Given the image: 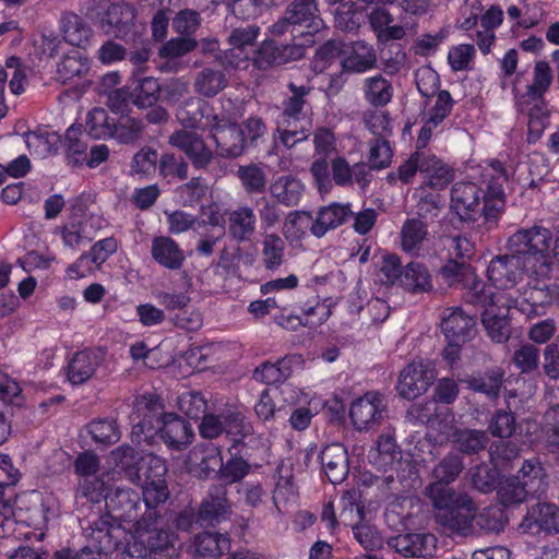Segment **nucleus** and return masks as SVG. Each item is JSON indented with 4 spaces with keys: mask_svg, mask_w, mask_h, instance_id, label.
<instances>
[{
    "mask_svg": "<svg viewBox=\"0 0 559 559\" xmlns=\"http://www.w3.org/2000/svg\"><path fill=\"white\" fill-rule=\"evenodd\" d=\"M481 322L493 342L501 344L510 338L511 328L507 316L497 314L492 306L485 309L481 314Z\"/></svg>",
    "mask_w": 559,
    "mask_h": 559,
    "instance_id": "obj_50",
    "label": "nucleus"
},
{
    "mask_svg": "<svg viewBox=\"0 0 559 559\" xmlns=\"http://www.w3.org/2000/svg\"><path fill=\"white\" fill-rule=\"evenodd\" d=\"M168 143L183 152L195 169L207 168L214 158L212 150L195 132L177 130L169 135Z\"/></svg>",
    "mask_w": 559,
    "mask_h": 559,
    "instance_id": "obj_14",
    "label": "nucleus"
},
{
    "mask_svg": "<svg viewBox=\"0 0 559 559\" xmlns=\"http://www.w3.org/2000/svg\"><path fill=\"white\" fill-rule=\"evenodd\" d=\"M287 90L289 94L282 102L276 132L280 142L286 148H293L298 143L306 141L311 134V123L306 119L308 112L312 111L309 95L313 87L289 82Z\"/></svg>",
    "mask_w": 559,
    "mask_h": 559,
    "instance_id": "obj_3",
    "label": "nucleus"
},
{
    "mask_svg": "<svg viewBox=\"0 0 559 559\" xmlns=\"http://www.w3.org/2000/svg\"><path fill=\"white\" fill-rule=\"evenodd\" d=\"M400 286L411 294L430 292L433 287L428 267L418 261H412L403 267Z\"/></svg>",
    "mask_w": 559,
    "mask_h": 559,
    "instance_id": "obj_38",
    "label": "nucleus"
},
{
    "mask_svg": "<svg viewBox=\"0 0 559 559\" xmlns=\"http://www.w3.org/2000/svg\"><path fill=\"white\" fill-rule=\"evenodd\" d=\"M384 412L382 395L378 392H368L352 403L349 417L357 430H367L380 423Z\"/></svg>",
    "mask_w": 559,
    "mask_h": 559,
    "instance_id": "obj_18",
    "label": "nucleus"
},
{
    "mask_svg": "<svg viewBox=\"0 0 559 559\" xmlns=\"http://www.w3.org/2000/svg\"><path fill=\"white\" fill-rule=\"evenodd\" d=\"M261 249V261L269 271L277 270L285 261L286 245L284 239L274 233L263 236Z\"/></svg>",
    "mask_w": 559,
    "mask_h": 559,
    "instance_id": "obj_46",
    "label": "nucleus"
},
{
    "mask_svg": "<svg viewBox=\"0 0 559 559\" xmlns=\"http://www.w3.org/2000/svg\"><path fill=\"white\" fill-rule=\"evenodd\" d=\"M522 274L521 258L514 253L492 258L487 267L488 280L500 289L515 286Z\"/></svg>",
    "mask_w": 559,
    "mask_h": 559,
    "instance_id": "obj_22",
    "label": "nucleus"
},
{
    "mask_svg": "<svg viewBox=\"0 0 559 559\" xmlns=\"http://www.w3.org/2000/svg\"><path fill=\"white\" fill-rule=\"evenodd\" d=\"M90 70V60L81 51L73 50L62 57L57 64L56 80L68 84L75 78H81Z\"/></svg>",
    "mask_w": 559,
    "mask_h": 559,
    "instance_id": "obj_42",
    "label": "nucleus"
},
{
    "mask_svg": "<svg viewBox=\"0 0 559 559\" xmlns=\"http://www.w3.org/2000/svg\"><path fill=\"white\" fill-rule=\"evenodd\" d=\"M514 477H519L531 495L542 493L546 490L547 474L537 457L525 460Z\"/></svg>",
    "mask_w": 559,
    "mask_h": 559,
    "instance_id": "obj_43",
    "label": "nucleus"
},
{
    "mask_svg": "<svg viewBox=\"0 0 559 559\" xmlns=\"http://www.w3.org/2000/svg\"><path fill=\"white\" fill-rule=\"evenodd\" d=\"M485 190L475 182L459 181L451 189V209L461 217L469 218L471 214L479 207L480 198Z\"/></svg>",
    "mask_w": 559,
    "mask_h": 559,
    "instance_id": "obj_28",
    "label": "nucleus"
},
{
    "mask_svg": "<svg viewBox=\"0 0 559 559\" xmlns=\"http://www.w3.org/2000/svg\"><path fill=\"white\" fill-rule=\"evenodd\" d=\"M106 508L115 520L132 523L133 528L146 518L141 495L131 488H117L112 495L106 497Z\"/></svg>",
    "mask_w": 559,
    "mask_h": 559,
    "instance_id": "obj_13",
    "label": "nucleus"
},
{
    "mask_svg": "<svg viewBox=\"0 0 559 559\" xmlns=\"http://www.w3.org/2000/svg\"><path fill=\"white\" fill-rule=\"evenodd\" d=\"M552 239L549 229L542 226L522 228L515 231L508 240V249L516 257L523 255L526 259H534L539 262L535 270L537 275L547 276L550 270L549 248Z\"/></svg>",
    "mask_w": 559,
    "mask_h": 559,
    "instance_id": "obj_5",
    "label": "nucleus"
},
{
    "mask_svg": "<svg viewBox=\"0 0 559 559\" xmlns=\"http://www.w3.org/2000/svg\"><path fill=\"white\" fill-rule=\"evenodd\" d=\"M168 498L167 485H144L141 495L144 515L155 512L156 520H160L162 508Z\"/></svg>",
    "mask_w": 559,
    "mask_h": 559,
    "instance_id": "obj_53",
    "label": "nucleus"
},
{
    "mask_svg": "<svg viewBox=\"0 0 559 559\" xmlns=\"http://www.w3.org/2000/svg\"><path fill=\"white\" fill-rule=\"evenodd\" d=\"M400 235L402 250L407 253H417L427 238V225L419 218H407L402 225Z\"/></svg>",
    "mask_w": 559,
    "mask_h": 559,
    "instance_id": "obj_48",
    "label": "nucleus"
},
{
    "mask_svg": "<svg viewBox=\"0 0 559 559\" xmlns=\"http://www.w3.org/2000/svg\"><path fill=\"white\" fill-rule=\"evenodd\" d=\"M369 462L384 473L397 469L403 464L402 452L390 435H380L377 444L368 453Z\"/></svg>",
    "mask_w": 559,
    "mask_h": 559,
    "instance_id": "obj_29",
    "label": "nucleus"
},
{
    "mask_svg": "<svg viewBox=\"0 0 559 559\" xmlns=\"http://www.w3.org/2000/svg\"><path fill=\"white\" fill-rule=\"evenodd\" d=\"M269 190L277 203L294 207L299 204L304 195L305 185L293 175H283L271 182Z\"/></svg>",
    "mask_w": 559,
    "mask_h": 559,
    "instance_id": "obj_34",
    "label": "nucleus"
},
{
    "mask_svg": "<svg viewBox=\"0 0 559 559\" xmlns=\"http://www.w3.org/2000/svg\"><path fill=\"white\" fill-rule=\"evenodd\" d=\"M162 84L153 76L136 79L131 87V104L138 109L153 107L162 98Z\"/></svg>",
    "mask_w": 559,
    "mask_h": 559,
    "instance_id": "obj_40",
    "label": "nucleus"
},
{
    "mask_svg": "<svg viewBox=\"0 0 559 559\" xmlns=\"http://www.w3.org/2000/svg\"><path fill=\"white\" fill-rule=\"evenodd\" d=\"M191 548L194 556L218 559L230 550V539L224 534L205 531L194 536Z\"/></svg>",
    "mask_w": 559,
    "mask_h": 559,
    "instance_id": "obj_36",
    "label": "nucleus"
},
{
    "mask_svg": "<svg viewBox=\"0 0 559 559\" xmlns=\"http://www.w3.org/2000/svg\"><path fill=\"white\" fill-rule=\"evenodd\" d=\"M386 544L406 558L433 557L437 551V538L430 533L399 534L390 537Z\"/></svg>",
    "mask_w": 559,
    "mask_h": 559,
    "instance_id": "obj_17",
    "label": "nucleus"
},
{
    "mask_svg": "<svg viewBox=\"0 0 559 559\" xmlns=\"http://www.w3.org/2000/svg\"><path fill=\"white\" fill-rule=\"evenodd\" d=\"M157 435L168 448L174 450L185 449L191 443L194 436L191 425L174 413L166 414L163 423L158 426Z\"/></svg>",
    "mask_w": 559,
    "mask_h": 559,
    "instance_id": "obj_27",
    "label": "nucleus"
},
{
    "mask_svg": "<svg viewBox=\"0 0 559 559\" xmlns=\"http://www.w3.org/2000/svg\"><path fill=\"white\" fill-rule=\"evenodd\" d=\"M207 121V131L221 157L237 158L248 150L245 135L236 121L224 115H214Z\"/></svg>",
    "mask_w": 559,
    "mask_h": 559,
    "instance_id": "obj_7",
    "label": "nucleus"
},
{
    "mask_svg": "<svg viewBox=\"0 0 559 559\" xmlns=\"http://www.w3.org/2000/svg\"><path fill=\"white\" fill-rule=\"evenodd\" d=\"M228 85L225 71L221 68L205 67L197 72L193 80L195 94L204 98H213Z\"/></svg>",
    "mask_w": 559,
    "mask_h": 559,
    "instance_id": "obj_37",
    "label": "nucleus"
},
{
    "mask_svg": "<svg viewBox=\"0 0 559 559\" xmlns=\"http://www.w3.org/2000/svg\"><path fill=\"white\" fill-rule=\"evenodd\" d=\"M365 99L373 107H384L393 96V86L391 82L381 74L367 78L364 81Z\"/></svg>",
    "mask_w": 559,
    "mask_h": 559,
    "instance_id": "obj_47",
    "label": "nucleus"
},
{
    "mask_svg": "<svg viewBox=\"0 0 559 559\" xmlns=\"http://www.w3.org/2000/svg\"><path fill=\"white\" fill-rule=\"evenodd\" d=\"M552 71L546 61H537L533 70V81L524 92L513 86L515 107L527 116V142L535 143L550 123V110L545 94L552 82Z\"/></svg>",
    "mask_w": 559,
    "mask_h": 559,
    "instance_id": "obj_2",
    "label": "nucleus"
},
{
    "mask_svg": "<svg viewBox=\"0 0 559 559\" xmlns=\"http://www.w3.org/2000/svg\"><path fill=\"white\" fill-rule=\"evenodd\" d=\"M305 55L302 45L290 43L282 44L275 39L262 41L253 58V64L260 70H267L299 60Z\"/></svg>",
    "mask_w": 559,
    "mask_h": 559,
    "instance_id": "obj_12",
    "label": "nucleus"
},
{
    "mask_svg": "<svg viewBox=\"0 0 559 559\" xmlns=\"http://www.w3.org/2000/svg\"><path fill=\"white\" fill-rule=\"evenodd\" d=\"M489 442L487 431L478 429H456L453 432V443L459 452L473 455L485 450Z\"/></svg>",
    "mask_w": 559,
    "mask_h": 559,
    "instance_id": "obj_45",
    "label": "nucleus"
},
{
    "mask_svg": "<svg viewBox=\"0 0 559 559\" xmlns=\"http://www.w3.org/2000/svg\"><path fill=\"white\" fill-rule=\"evenodd\" d=\"M299 34L314 35L324 28L317 0H294L285 9Z\"/></svg>",
    "mask_w": 559,
    "mask_h": 559,
    "instance_id": "obj_20",
    "label": "nucleus"
},
{
    "mask_svg": "<svg viewBox=\"0 0 559 559\" xmlns=\"http://www.w3.org/2000/svg\"><path fill=\"white\" fill-rule=\"evenodd\" d=\"M118 249V242L114 237H107L95 242L88 252H84L80 258L71 264L67 272L73 277H84L96 269H99L110 255Z\"/></svg>",
    "mask_w": 559,
    "mask_h": 559,
    "instance_id": "obj_21",
    "label": "nucleus"
},
{
    "mask_svg": "<svg viewBox=\"0 0 559 559\" xmlns=\"http://www.w3.org/2000/svg\"><path fill=\"white\" fill-rule=\"evenodd\" d=\"M97 222L93 217L83 221L71 222L61 229L62 240L66 246L76 248L95 238Z\"/></svg>",
    "mask_w": 559,
    "mask_h": 559,
    "instance_id": "obj_44",
    "label": "nucleus"
},
{
    "mask_svg": "<svg viewBox=\"0 0 559 559\" xmlns=\"http://www.w3.org/2000/svg\"><path fill=\"white\" fill-rule=\"evenodd\" d=\"M490 166L496 175L486 183L481 215L486 231L498 226V221L506 207L503 183L508 181V173L500 160H492Z\"/></svg>",
    "mask_w": 559,
    "mask_h": 559,
    "instance_id": "obj_9",
    "label": "nucleus"
},
{
    "mask_svg": "<svg viewBox=\"0 0 559 559\" xmlns=\"http://www.w3.org/2000/svg\"><path fill=\"white\" fill-rule=\"evenodd\" d=\"M82 527L88 545L107 556L119 549L127 535L110 513L102 514L94 520H83Z\"/></svg>",
    "mask_w": 559,
    "mask_h": 559,
    "instance_id": "obj_8",
    "label": "nucleus"
},
{
    "mask_svg": "<svg viewBox=\"0 0 559 559\" xmlns=\"http://www.w3.org/2000/svg\"><path fill=\"white\" fill-rule=\"evenodd\" d=\"M226 485L217 484L209 488L197 511V523L200 525H215L231 512V504L227 498Z\"/></svg>",
    "mask_w": 559,
    "mask_h": 559,
    "instance_id": "obj_16",
    "label": "nucleus"
},
{
    "mask_svg": "<svg viewBox=\"0 0 559 559\" xmlns=\"http://www.w3.org/2000/svg\"><path fill=\"white\" fill-rule=\"evenodd\" d=\"M151 255L158 265L171 271L181 269L186 261L183 250L173 238L167 236L153 238Z\"/></svg>",
    "mask_w": 559,
    "mask_h": 559,
    "instance_id": "obj_31",
    "label": "nucleus"
},
{
    "mask_svg": "<svg viewBox=\"0 0 559 559\" xmlns=\"http://www.w3.org/2000/svg\"><path fill=\"white\" fill-rule=\"evenodd\" d=\"M354 216L350 204L331 203L322 206L317 212L316 216V230L319 233L320 238L323 237L329 230L335 229L343 225L349 217Z\"/></svg>",
    "mask_w": 559,
    "mask_h": 559,
    "instance_id": "obj_39",
    "label": "nucleus"
},
{
    "mask_svg": "<svg viewBox=\"0 0 559 559\" xmlns=\"http://www.w3.org/2000/svg\"><path fill=\"white\" fill-rule=\"evenodd\" d=\"M62 34L66 41L72 46H83L91 36V28L74 13H66L61 19Z\"/></svg>",
    "mask_w": 559,
    "mask_h": 559,
    "instance_id": "obj_51",
    "label": "nucleus"
},
{
    "mask_svg": "<svg viewBox=\"0 0 559 559\" xmlns=\"http://www.w3.org/2000/svg\"><path fill=\"white\" fill-rule=\"evenodd\" d=\"M188 162L180 155L165 153L158 160L159 176L167 181L186 180L188 178Z\"/></svg>",
    "mask_w": 559,
    "mask_h": 559,
    "instance_id": "obj_55",
    "label": "nucleus"
},
{
    "mask_svg": "<svg viewBox=\"0 0 559 559\" xmlns=\"http://www.w3.org/2000/svg\"><path fill=\"white\" fill-rule=\"evenodd\" d=\"M135 15L133 5L126 2L111 3L103 13L99 26L109 36L124 38L133 26Z\"/></svg>",
    "mask_w": 559,
    "mask_h": 559,
    "instance_id": "obj_24",
    "label": "nucleus"
},
{
    "mask_svg": "<svg viewBox=\"0 0 559 559\" xmlns=\"http://www.w3.org/2000/svg\"><path fill=\"white\" fill-rule=\"evenodd\" d=\"M167 413L164 412V403L155 393H145L135 399L131 414L132 441L136 443H152L157 435L158 426L163 423Z\"/></svg>",
    "mask_w": 559,
    "mask_h": 559,
    "instance_id": "obj_6",
    "label": "nucleus"
},
{
    "mask_svg": "<svg viewBox=\"0 0 559 559\" xmlns=\"http://www.w3.org/2000/svg\"><path fill=\"white\" fill-rule=\"evenodd\" d=\"M86 133L81 128L70 127L66 132V158L73 167L84 165L87 156Z\"/></svg>",
    "mask_w": 559,
    "mask_h": 559,
    "instance_id": "obj_49",
    "label": "nucleus"
},
{
    "mask_svg": "<svg viewBox=\"0 0 559 559\" xmlns=\"http://www.w3.org/2000/svg\"><path fill=\"white\" fill-rule=\"evenodd\" d=\"M237 176L248 193H262L266 188L265 171L257 164L242 165L238 167Z\"/></svg>",
    "mask_w": 559,
    "mask_h": 559,
    "instance_id": "obj_58",
    "label": "nucleus"
},
{
    "mask_svg": "<svg viewBox=\"0 0 559 559\" xmlns=\"http://www.w3.org/2000/svg\"><path fill=\"white\" fill-rule=\"evenodd\" d=\"M473 487L481 493L498 490L500 485V472L488 464H479L471 472Z\"/></svg>",
    "mask_w": 559,
    "mask_h": 559,
    "instance_id": "obj_54",
    "label": "nucleus"
},
{
    "mask_svg": "<svg viewBox=\"0 0 559 559\" xmlns=\"http://www.w3.org/2000/svg\"><path fill=\"white\" fill-rule=\"evenodd\" d=\"M523 532L532 534L559 533V510L555 504L539 502L527 510L526 515L520 524Z\"/></svg>",
    "mask_w": 559,
    "mask_h": 559,
    "instance_id": "obj_23",
    "label": "nucleus"
},
{
    "mask_svg": "<svg viewBox=\"0 0 559 559\" xmlns=\"http://www.w3.org/2000/svg\"><path fill=\"white\" fill-rule=\"evenodd\" d=\"M25 142L29 150L45 157L57 153L59 136L56 133L31 131L25 133Z\"/></svg>",
    "mask_w": 559,
    "mask_h": 559,
    "instance_id": "obj_61",
    "label": "nucleus"
},
{
    "mask_svg": "<svg viewBox=\"0 0 559 559\" xmlns=\"http://www.w3.org/2000/svg\"><path fill=\"white\" fill-rule=\"evenodd\" d=\"M178 407L187 417L198 420L206 414L207 401L200 392H185L178 397Z\"/></svg>",
    "mask_w": 559,
    "mask_h": 559,
    "instance_id": "obj_62",
    "label": "nucleus"
},
{
    "mask_svg": "<svg viewBox=\"0 0 559 559\" xmlns=\"http://www.w3.org/2000/svg\"><path fill=\"white\" fill-rule=\"evenodd\" d=\"M114 120L104 108H93L86 118L85 133L93 139L111 138Z\"/></svg>",
    "mask_w": 559,
    "mask_h": 559,
    "instance_id": "obj_56",
    "label": "nucleus"
},
{
    "mask_svg": "<svg viewBox=\"0 0 559 559\" xmlns=\"http://www.w3.org/2000/svg\"><path fill=\"white\" fill-rule=\"evenodd\" d=\"M322 468L332 484H341L349 472L346 448L341 443L326 445L320 454Z\"/></svg>",
    "mask_w": 559,
    "mask_h": 559,
    "instance_id": "obj_30",
    "label": "nucleus"
},
{
    "mask_svg": "<svg viewBox=\"0 0 559 559\" xmlns=\"http://www.w3.org/2000/svg\"><path fill=\"white\" fill-rule=\"evenodd\" d=\"M143 130L144 122L142 119L127 115L120 117L117 122L114 121L111 138L121 144H130L142 136Z\"/></svg>",
    "mask_w": 559,
    "mask_h": 559,
    "instance_id": "obj_52",
    "label": "nucleus"
},
{
    "mask_svg": "<svg viewBox=\"0 0 559 559\" xmlns=\"http://www.w3.org/2000/svg\"><path fill=\"white\" fill-rule=\"evenodd\" d=\"M88 433L92 438L103 444H112L119 441L120 431L116 420L98 419L87 425Z\"/></svg>",
    "mask_w": 559,
    "mask_h": 559,
    "instance_id": "obj_64",
    "label": "nucleus"
},
{
    "mask_svg": "<svg viewBox=\"0 0 559 559\" xmlns=\"http://www.w3.org/2000/svg\"><path fill=\"white\" fill-rule=\"evenodd\" d=\"M316 218L307 211H293L287 214L283 223V235L289 241L302 239L309 230L311 235L320 238L316 228Z\"/></svg>",
    "mask_w": 559,
    "mask_h": 559,
    "instance_id": "obj_41",
    "label": "nucleus"
},
{
    "mask_svg": "<svg viewBox=\"0 0 559 559\" xmlns=\"http://www.w3.org/2000/svg\"><path fill=\"white\" fill-rule=\"evenodd\" d=\"M436 378L435 368L430 364L413 361L400 373L396 391L406 400H414L424 394Z\"/></svg>",
    "mask_w": 559,
    "mask_h": 559,
    "instance_id": "obj_11",
    "label": "nucleus"
},
{
    "mask_svg": "<svg viewBox=\"0 0 559 559\" xmlns=\"http://www.w3.org/2000/svg\"><path fill=\"white\" fill-rule=\"evenodd\" d=\"M200 454L199 462L191 466V473L201 479L207 478L215 472L219 474L221 467H223V457L218 448L206 447L200 451Z\"/></svg>",
    "mask_w": 559,
    "mask_h": 559,
    "instance_id": "obj_57",
    "label": "nucleus"
},
{
    "mask_svg": "<svg viewBox=\"0 0 559 559\" xmlns=\"http://www.w3.org/2000/svg\"><path fill=\"white\" fill-rule=\"evenodd\" d=\"M504 374L502 368L495 367L485 372L472 374L464 382L469 390L484 394L489 400H496L500 395Z\"/></svg>",
    "mask_w": 559,
    "mask_h": 559,
    "instance_id": "obj_35",
    "label": "nucleus"
},
{
    "mask_svg": "<svg viewBox=\"0 0 559 559\" xmlns=\"http://www.w3.org/2000/svg\"><path fill=\"white\" fill-rule=\"evenodd\" d=\"M210 105L198 97L186 98L177 109L178 121L189 129H201L207 131V120L215 114H209Z\"/></svg>",
    "mask_w": 559,
    "mask_h": 559,
    "instance_id": "obj_33",
    "label": "nucleus"
},
{
    "mask_svg": "<svg viewBox=\"0 0 559 559\" xmlns=\"http://www.w3.org/2000/svg\"><path fill=\"white\" fill-rule=\"evenodd\" d=\"M463 469V457L459 453H448L435 466V481L425 487L424 495L436 511L437 523L451 532L467 535L472 530L476 506L466 492L449 486L459 478Z\"/></svg>",
    "mask_w": 559,
    "mask_h": 559,
    "instance_id": "obj_1",
    "label": "nucleus"
},
{
    "mask_svg": "<svg viewBox=\"0 0 559 559\" xmlns=\"http://www.w3.org/2000/svg\"><path fill=\"white\" fill-rule=\"evenodd\" d=\"M475 316L466 313L461 307L447 308L442 312L441 332L448 342H469L477 333Z\"/></svg>",
    "mask_w": 559,
    "mask_h": 559,
    "instance_id": "obj_15",
    "label": "nucleus"
},
{
    "mask_svg": "<svg viewBox=\"0 0 559 559\" xmlns=\"http://www.w3.org/2000/svg\"><path fill=\"white\" fill-rule=\"evenodd\" d=\"M377 55L373 47L366 41L358 40L352 44L348 51H344L341 67L345 72L364 73L376 68Z\"/></svg>",
    "mask_w": 559,
    "mask_h": 559,
    "instance_id": "obj_32",
    "label": "nucleus"
},
{
    "mask_svg": "<svg viewBox=\"0 0 559 559\" xmlns=\"http://www.w3.org/2000/svg\"><path fill=\"white\" fill-rule=\"evenodd\" d=\"M512 361L521 373H532L539 367L540 349L532 343L522 344L514 350Z\"/></svg>",
    "mask_w": 559,
    "mask_h": 559,
    "instance_id": "obj_60",
    "label": "nucleus"
},
{
    "mask_svg": "<svg viewBox=\"0 0 559 559\" xmlns=\"http://www.w3.org/2000/svg\"><path fill=\"white\" fill-rule=\"evenodd\" d=\"M105 359L100 348H86L74 354L68 364V379L72 384H83L96 373Z\"/></svg>",
    "mask_w": 559,
    "mask_h": 559,
    "instance_id": "obj_25",
    "label": "nucleus"
},
{
    "mask_svg": "<svg viewBox=\"0 0 559 559\" xmlns=\"http://www.w3.org/2000/svg\"><path fill=\"white\" fill-rule=\"evenodd\" d=\"M156 513H148L133 528L132 540L121 552V559H173L176 555L175 535L158 527Z\"/></svg>",
    "mask_w": 559,
    "mask_h": 559,
    "instance_id": "obj_4",
    "label": "nucleus"
},
{
    "mask_svg": "<svg viewBox=\"0 0 559 559\" xmlns=\"http://www.w3.org/2000/svg\"><path fill=\"white\" fill-rule=\"evenodd\" d=\"M403 267L397 254L383 255L377 274L378 281L385 286L400 285Z\"/></svg>",
    "mask_w": 559,
    "mask_h": 559,
    "instance_id": "obj_63",
    "label": "nucleus"
},
{
    "mask_svg": "<svg viewBox=\"0 0 559 559\" xmlns=\"http://www.w3.org/2000/svg\"><path fill=\"white\" fill-rule=\"evenodd\" d=\"M8 483H0V515L5 520L13 518L16 522H26L29 524L34 519L32 515H26L33 510H37L41 504H29L28 495H16L14 485L19 480V471L9 472Z\"/></svg>",
    "mask_w": 559,
    "mask_h": 559,
    "instance_id": "obj_10",
    "label": "nucleus"
},
{
    "mask_svg": "<svg viewBox=\"0 0 559 559\" xmlns=\"http://www.w3.org/2000/svg\"><path fill=\"white\" fill-rule=\"evenodd\" d=\"M531 492L522 485L519 477H508L500 481L497 496L501 504L512 506L523 502Z\"/></svg>",
    "mask_w": 559,
    "mask_h": 559,
    "instance_id": "obj_59",
    "label": "nucleus"
},
{
    "mask_svg": "<svg viewBox=\"0 0 559 559\" xmlns=\"http://www.w3.org/2000/svg\"><path fill=\"white\" fill-rule=\"evenodd\" d=\"M305 359L300 354H289L275 362L264 361L253 371L257 381L267 385L281 384L287 381L296 370L304 368Z\"/></svg>",
    "mask_w": 559,
    "mask_h": 559,
    "instance_id": "obj_19",
    "label": "nucleus"
},
{
    "mask_svg": "<svg viewBox=\"0 0 559 559\" xmlns=\"http://www.w3.org/2000/svg\"><path fill=\"white\" fill-rule=\"evenodd\" d=\"M227 233L236 242L242 243L251 241L258 225V217L253 207L242 204L236 209L226 211Z\"/></svg>",
    "mask_w": 559,
    "mask_h": 559,
    "instance_id": "obj_26",
    "label": "nucleus"
}]
</instances>
